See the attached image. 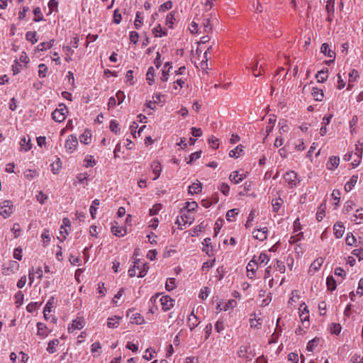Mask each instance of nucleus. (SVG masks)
Returning <instances> with one entry per match:
<instances>
[{"instance_id":"1","label":"nucleus","mask_w":363,"mask_h":363,"mask_svg":"<svg viewBox=\"0 0 363 363\" xmlns=\"http://www.w3.org/2000/svg\"><path fill=\"white\" fill-rule=\"evenodd\" d=\"M147 267L146 264L141 262L140 259H137L134 262L133 265L128 269V275L130 277H133L136 275V270H138V277H144L147 272Z\"/></svg>"},{"instance_id":"2","label":"nucleus","mask_w":363,"mask_h":363,"mask_svg":"<svg viewBox=\"0 0 363 363\" xmlns=\"http://www.w3.org/2000/svg\"><path fill=\"white\" fill-rule=\"evenodd\" d=\"M301 225L299 218H296L294 222V232L289 242L290 244H296L303 238V233L301 231Z\"/></svg>"},{"instance_id":"3","label":"nucleus","mask_w":363,"mask_h":363,"mask_svg":"<svg viewBox=\"0 0 363 363\" xmlns=\"http://www.w3.org/2000/svg\"><path fill=\"white\" fill-rule=\"evenodd\" d=\"M67 113H68L67 107L65 104H61L59 105L58 108H57L52 112V118L55 121H56L57 123H61L65 120Z\"/></svg>"},{"instance_id":"4","label":"nucleus","mask_w":363,"mask_h":363,"mask_svg":"<svg viewBox=\"0 0 363 363\" xmlns=\"http://www.w3.org/2000/svg\"><path fill=\"white\" fill-rule=\"evenodd\" d=\"M284 179L291 187H294L301 182L298 174L294 171L286 172L284 175Z\"/></svg>"},{"instance_id":"5","label":"nucleus","mask_w":363,"mask_h":363,"mask_svg":"<svg viewBox=\"0 0 363 363\" xmlns=\"http://www.w3.org/2000/svg\"><path fill=\"white\" fill-rule=\"evenodd\" d=\"M299 317L305 328L309 326V311L305 303H302L299 308Z\"/></svg>"},{"instance_id":"6","label":"nucleus","mask_w":363,"mask_h":363,"mask_svg":"<svg viewBox=\"0 0 363 363\" xmlns=\"http://www.w3.org/2000/svg\"><path fill=\"white\" fill-rule=\"evenodd\" d=\"M78 145V139L76 135H70L66 139L65 148L68 153H72Z\"/></svg>"},{"instance_id":"7","label":"nucleus","mask_w":363,"mask_h":363,"mask_svg":"<svg viewBox=\"0 0 363 363\" xmlns=\"http://www.w3.org/2000/svg\"><path fill=\"white\" fill-rule=\"evenodd\" d=\"M13 203L9 200L3 201L0 205V215L4 218L9 217L12 213Z\"/></svg>"},{"instance_id":"8","label":"nucleus","mask_w":363,"mask_h":363,"mask_svg":"<svg viewBox=\"0 0 363 363\" xmlns=\"http://www.w3.org/2000/svg\"><path fill=\"white\" fill-rule=\"evenodd\" d=\"M238 355L247 360H251L254 357L250 345H241L238 350Z\"/></svg>"},{"instance_id":"9","label":"nucleus","mask_w":363,"mask_h":363,"mask_svg":"<svg viewBox=\"0 0 363 363\" xmlns=\"http://www.w3.org/2000/svg\"><path fill=\"white\" fill-rule=\"evenodd\" d=\"M268 229L267 227L255 229L252 231V237L255 240L264 241L267 238Z\"/></svg>"},{"instance_id":"10","label":"nucleus","mask_w":363,"mask_h":363,"mask_svg":"<svg viewBox=\"0 0 363 363\" xmlns=\"http://www.w3.org/2000/svg\"><path fill=\"white\" fill-rule=\"evenodd\" d=\"M85 325L84 320L82 318H77L69 325L67 330L69 333H73L76 330H81Z\"/></svg>"},{"instance_id":"11","label":"nucleus","mask_w":363,"mask_h":363,"mask_svg":"<svg viewBox=\"0 0 363 363\" xmlns=\"http://www.w3.org/2000/svg\"><path fill=\"white\" fill-rule=\"evenodd\" d=\"M19 268V264L16 261H11L9 267H3L2 274L5 276H9L11 274L16 273Z\"/></svg>"},{"instance_id":"12","label":"nucleus","mask_w":363,"mask_h":363,"mask_svg":"<svg viewBox=\"0 0 363 363\" xmlns=\"http://www.w3.org/2000/svg\"><path fill=\"white\" fill-rule=\"evenodd\" d=\"M160 301L164 311L170 310L174 306V300L169 296H162Z\"/></svg>"},{"instance_id":"13","label":"nucleus","mask_w":363,"mask_h":363,"mask_svg":"<svg viewBox=\"0 0 363 363\" xmlns=\"http://www.w3.org/2000/svg\"><path fill=\"white\" fill-rule=\"evenodd\" d=\"M256 266L267 264L269 261V257L265 252H261L259 256L255 255L251 260Z\"/></svg>"},{"instance_id":"14","label":"nucleus","mask_w":363,"mask_h":363,"mask_svg":"<svg viewBox=\"0 0 363 363\" xmlns=\"http://www.w3.org/2000/svg\"><path fill=\"white\" fill-rule=\"evenodd\" d=\"M37 328H38L37 335L40 339L45 338L50 333V330H49L48 328L47 325L43 323H38Z\"/></svg>"},{"instance_id":"15","label":"nucleus","mask_w":363,"mask_h":363,"mask_svg":"<svg viewBox=\"0 0 363 363\" xmlns=\"http://www.w3.org/2000/svg\"><path fill=\"white\" fill-rule=\"evenodd\" d=\"M246 177L245 173L240 174L239 171H234L230 174L229 179L233 184H238Z\"/></svg>"},{"instance_id":"16","label":"nucleus","mask_w":363,"mask_h":363,"mask_svg":"<svg viewBox=\"0 0 363 363\" xmlns=\"http://www.w3.org/2000/svg\"><path fill=\"white\" fill-rule=\"evenodd\" d=\"M320 52L324 54V55L332 58L331 61H327L326 63L328 64L330 62H333L335 58V53L333 50H330L329 48V45L326 43H323L320 47Z\"/></svg>"},{"instance_id":"17","label":"nucleus","mask_w":363,"mask_h":363,"mask_svg":"<svg viewBox=\"0 0 363 363\" xmlns=\"http://www.w3.org/2000/svg\"><path fill=\"white\" fill-rule=\"evenodd\" d=\"M350 220L354 224L359 225L363 223V208H359L356 210L351 218Z\"/></svg>"},{"instance_id":"18","label":"nucleus","mask_w":363,"mask_h":363,"mask_svg":"<svg viewBox=\"0 0 363 363\" xmlns=\"http://www.w3.org/2000/svg\"><path fill=\"white\" fill-rule=\"evenodd\" d=\"M21 150L28 152L32 148L31 140L29 136H23L20 140Z\"/></svg>"},{"instance_id":"19","label":"nucleus","mask_w":363,"mask_h":363,"mask_svg":"<svg viewBox=\"0 0 363 363\" xmlns=\"http://www.w3.org/2000/svg\"><path fill=\"white\" fill-rule=\"evenodd\" d=\"M323 262H324V260H323V258H322V257H318L316 259H315L311 263V264L309 267L308 272L311 274L316 272L321 267L322 264H323Z\"/></svg>"},{"instance_id":"20","label":"nucleus","mask_w":363,"mask_h":363,"mask_svg":"<svg viewBox=\"0 0 363 363\" xmlns=\"http://www.w3.org/2000/svg\"><path fill=\"white\" fill-rule=\"evenodd\" d=\"M118 223L116 222L111 226V233L118 237H123L126 233V228L123 227H120L117 225Z\"/></svg>"},{"instance_id":"21","label":"nucleus","mask_w":363,"mask_h":363,"mask_svg":"<svg viewBox=\"0 0 363 363\" xmlns=\"http://www.w3.org/2000/svg\"><path fill=\"white\" fill-rule=\"evenodd\" d=\"M333 231L336 238H342L345 232V226L343 225L342 223H336L333 226Z\"/></svg>"},{"instance_id":"22","label":"nucleus","mask_w":363,"mask_h":363,"mask_svg":"<svg viewBox=\"0 0 363 363\" xmlns=\"http://www.w3.org/2000/svg\"><path fill=\"white\" fill-rule=\"evenodd\" d=\"M151 168L152 169L153 174H155L153 180H156L160 176L162 172V165L159 161L155 160L152 163Z\"/></svg>"},{"instance_id":"23","label":"nucleus","mask_w":363,"mask_h":363,"mask_svg":"<svg viewBox=\"0 0 363 363\" xmlns=\"http://www.w3.org/2000/svg\"><path fill=\"white\" fill-rule=\"evenodd\" d=\"M332 115H326L323 118V121L321 123L322 125L320 129V134L321 136H323L327 133L326 126L330 123V120L332 118Z\"/></svg>"},{"instance_id":"24","label":"nucleus","mask_w":363,"mask_h":363,"mask_svg":"<svg viewBox=\"0 0 363 363\" xmlns=\"http://www.w3.org/2000/svg\"><path fill=\"white\" fill-rule=\"evenodd\" d=\"M121 318L118 315H113L112 317H109L107 319V327L108 328H116L118 327L120 324V320Z\"/></svg>"},{"instance_id":"25","label":"nucleus","mask_w":363,"mask_h":363,"mask_svg":"<svg viewBox=\"0 0 363 363\" xmlns=\"http://www.w3.org/2000/svg\"><path fill=\"white\" fill-rule=\"evenodd\" d=\"M358 180V176L357 175H352L350 179L346 182L345 185V190L347 192H350L353 189L354 186L356 185Z\"/></svg>"},{"instance_id":"26","label":"nucleus","mask_w":363,"mask_h":363,"mask_svg":"<svg viewBox=\"0 0 363 363\" xmlns=\"http://www.w3.org/2000/svg\"><path fill=\"white\" fill-rule=\"evenodd\" d=\"M258 268V266H256L255 263H253L251 260L247 265V276L249 279H253L255 277L256 271Z\"/></svg>"},{"instance_id":"27","label":"nucleus","mask_w":363,"mask_h":363,"mask_svg":"<svg viewBox=\"0 0 363 363\" xmlns=\"http://www.w3.org/2000/svg\"><path fill=\"white\" fill-rule=\"evenodd\" d=\"M340 163L339 157L332 156L329 158V161L326 164V167L330 170H333L337 168Z\"/></svg>"},{"instance_id":"28","label":"nucleus","mask_w":363,"mask_h":363,"mask_svg":"<svg viewBox=\"0 0 363 363\" xmlns=\"http://www.w3.org/2000/svg\"><path fill=\"white\" fill-rule=\"evenodd\" d=\"M201 190L202 184L199 181H196V182H194L191 185L189 186V194L192 195L200 193Z\"/></svg>"},{"instance_id":"29","label":"nucleus","mask_w":363,"mask_h":363,"mask_svg":"<svg viewBox=\"0 0 363 363\" xmlns=\"http://www.w3.org/2000/svg\"><path fill=\"white\" fill-rule=\"evenodd\" d=\"M197 316L194 314V311L191 312V315L188 318L189 327L191 330H193L199 324Z\"/></svg>"},{"instance_id":"30","label":"nucleus","mask_w":363,"mask_h":363,"mask_svg":"<svg viewBox=\"0 0 363 363\" xmlns=\"http://www.w3.org/2000/svg\"><path fill=\"white\" fill-rule=\"evenodd\" d=\"M315 78L317 82L319 83H323L328 78V70L327 68H325L319 72H318L315 75Z\"/></svg>"},{"instance_id":"31","label":"nucleus","mask_w":363,"mask_h":363,"mask_svg":"<svg viewBox=\"0 0 363 363\" xmlns=\"http://www.w3.org/2000/svg\"><path fill=\"white\" fill-rule=\"evenodd\" d=\"M261 318H257L256 313L251 314V318L250 319V325L251 328L259 329L262 325Z\"/></svg>"},{"instance_id":"32","label":"nucleus","mask_w":363,"mask_h":363,"mask_svg":"<svg viewBox=\"0 0 363 363\" xmlns=\"http://www.w3.org/2000/svg\"><path fill=\"white\" fill-rule=\"evenodd\" d=\"M311 94L313 99L317 101H322L323 99L324 94L323 90L317 87H313L312 89Z\"/></svg>"},{"instance_id":"33","label":"nucleus","mask_w":363,"mask_h":363,"mask_svg":"<svg viewBox=\"0 0 363 363\" xmlns=\"http://www.w3.org/2000/svg\"><path fill=\"white\" fill-rule=\"evenodd\" d=\"M60 344V341L57 339H53L50 340L48 344L47 351L50 353L53 354L57 351V347Z\"/></svg>"},{"instance_id":"34","label":"nucleus","mask_w":363,"mask_h":363,"mask_svg":"<svg viewBox=\"0 0 363 363\" xmlns=\"http://www.w3.org/2000/svg\"><path fill=\"white\" fill-rule=\"evenodd\" d=\"M276 122V117L274 115H270L269 118L268 124L266 125L265 132L267 135H269V133L272 131L274 124Z\"/></svg>"},{"instance_id":"35","label":"nucleus","mask_w":363,"mask_h":363,"mask_svg":"<svg viewBox=\"0 0 363 363\" xmlns=\"http://www.w3.org/2000/svg\"><path fill=\"white\" fill-rule=\"evenodd\" d=\"M132 323L142 325L145 323L144 318L139 313H135L130 316Z\"/></svg>"},{"instance_id":"36","label":"nucleus","mask_w":363,"mask_h":363,"mask_svg":"<svg viewBox=\"0 0 363 363\" xmlns=\"http://www.w3.org/2000/svg\"><path fill=\"white\" fill-rule=\"evenodd\" d=\"M96 164V161L93 156L87 155L84 159V166L86 168L92 167Z\"/></svg>"},{"instance_id":"37","label":"nucleus","mask_w":363,"mask_h":363,"mask_svg":"<svg viewBox=\"0 0 363 363\" xmlns=\"http://www.w3.org/2000/svg\"><path fill=\"white\" fill-rule=\"evenodd\" d=\"M244 147L242 145H238L235 149L231 150L229 152V156L230 157L238 158L240 156L243 151Z\"/></svg>"},{"instance_id":"38","label":"nucleus","mask_w":363,"mask_h":363,"mask_svg":"<svg viewBox=\"0 0 363 363\" xmlns=\"http://www.w3.org/2000/svg\"><path fill=\"white\" fill-rule=\"evenodd\" d=\"M203 245V251L205 252L209 256L211 255L210 252L212 251L213 247L211 245V238H206L203 240L202 242Z\"/></svg>"},{"instance_id":"39","label":"nucleus","mask_w":363,"mask_h":363,"mask_svg":"<svg viewBox=\"0 0 363 363\" xmlns=\"http://www.w3.org/2000/svg\"><path fill=\"white\" fill-rule=\"evenodd\" d=\"M100 204L99 199H94L92 201V203L90 206L89 211L91 216V218L94 219L96 218V213L97 211V209L99 208V206Z\"/></svg>"},{"instance_id":"40","label":"nucleus","mask_w":363,"mask_h":363,"mask_svg":"<svg viewBox=\"0 0 363 363\" xmlns=\"http://www.w3.org/2000/svg\"><path fill=\"white\" fill-rule=\"evenodd\" d=\"M236 301L234 299H230L228 300L222 308L220 307V305L218 306V308H219L220 311H226L230 308H233L236 306Z\"/></svg>"},{"instance_id":"41","label":"nucleus","mask_w":363,"mask_h":363,"mask_svg":"<svg viewBox=\"0 0 363 363\" xmlns=\"http://www.w3.org/2000/svg\"><path fill=\"white\" fill-rule=\"evenodd\" d=\"M154 75H155V69L153 67H150L148 68L147 72L146 73V79L149 85H152L154 83Z\"/></svg>"},{"instance_id":"42","label":"nucleus","mask_w":363,"mask_h":363,"mask_svg":"<svg viewBox=\"0 0 363 363\" xmlns=\"http://www.w3.org/2000/svg\"><path fill=\"white\" fill-rule=\"evenodd\" d=\"M62 168V162L60 158H57L56 161L51 164V171L53 174H56L60 172Z\"/></svg>"},{"instance_id":"43","label":"nucleus","mask_w":363,"mask_h":363,"mask_svg":"<svg viewBox=\"0 0 363 363\" xmlns=\"http://www.w3.org/2000/svg\"><path fill=\"white\" fill-rule=\"evenodd\" d=\"M26 38L33 45L38 42L37 33L35 31H28L26 34Z\"/></svg>"},{"instance_id":"44","label":"nucleus","mask_w":363,"mask_h":363,"mask_svg":"<svg viewBox=\"0 0 363 363\" xmlns=\"http://www.w3.org/2000/svg\"><path fill=\"white\" fill-rule=\"evenodd\" d=\"M283 203V200L281 198L273 199L272 201V211L277 213Z\"/></svg>"},{"instance_id":"45","label":"nucleus","mask_w":363,"mask_h":363,"mask_svg":"<svg viewBox=\"0 0 363 363\" xmlns=\"http://www.w3.org/2000/svg\"><path fill=\"white\" fill-rule=\"evenodd\" d=\"M54 44V40H50V42H43L40 43L38 45V50L40 51H45L50 48H51L53 46Z\"/></svg>"},{"instance_id":"46","label":"nucleus","mask_w":363,"mask_h":363,"mask_svg":"<svg viewBox=\"0 0 363 363\" xmlns=\"http://www.w3.org/2000/svg\"><path fill=\"white\" fill-rule=\"evenodd\" d=\"M334 4H335V0H328L327 1L325 9L329 15L328 21H332V19L330 18V15L333 14V13H334Z\"/></svg>"},{"instance_id":"47","label":"nucleus","mask_w":363,"mask_h":363,"mask_svg":"<svg viewBox=\"0 0 363 363\" xmlns=\"http://www.w3.org/2000/svg\"><path fill=\"white\" fill-rule=\"evenodd\" d=\"M86 174L80 173L78 174L76 177V181L74 182V184L77 186V184H85V182L87 181Z\"/></svg>"},{"instance_id":"48","label":"nucleus","mask_w":363,"mask_h":363,"mask_svg":"<svg viewBox=\"0 0 363 363\" xmlns=\"http://www.w3.org/2000/svg\"><path fill=\"white\" fill-rule=\"evenodd\" d=\"M257 67H258L257 62H252L248 67H247V69H250L252 70V72L255 77H258L261 76L260 71L257 72Z\"/></svg>"},{"instance_id":"49","label":"nucleus","mask_w":363,"mask_h":363,"mask_svg":"<svg viewBox=\"0 0 363 363\" xmlns=\"http://www.w3.org/2000/svg\"><path fill=\"white\" fill-rule=\"evenodd\" d=\"M143 18L142 13L139 11L136 13L134 26L136 29H139L143 26Z\"/></svg>"},{"instance_id":"50","label":"nucleus","mask_w":363,"mask_h":363,"mask_svg":"<svg viewBox=\"0 0 363 363\" xmlns=\"http://www.w3.org/2000/svg\"><path fill=\"white\" fill-rule=\"evenodd\" d=\"M155 37H162L167 35V31L162 30V26L159 24L152 30Z\"/></svg>"},{"instance_id":"51","label":"nucleus","mask_w":363,"mask_h":363,"mask_svg":"<svg viewBox=\"0 0 363 363\" xmlns=\"http://www.w3.org/2000/svg\"><path fill=\"white\" fill-rule=\"evenodd\" d=\"M34 18L33 21L35 22H40L43 20V15L41 12L40 7H36L33 9Z\"/></svg>"},{"instance_id":"52","label":"nucleus","mask_w":363,"mask_h":363,"mask_svg":"<svg viewBox=\"0 0 363 363\" xmlns=\"http://www.w3.org/2000/svg\"><path fill=\"white\" fill-rule=\"evenodd\" d=\"M176 287V279L174 278H168L165 284V288L167 291H170Z\"/></svg>"},{"instance_id":"53","label":"nucleus","mask_w":363,"mask_h":363,"mask_svg":"<svg viewBox=\"0 0 363 363\" xmlns=\"http://www.w3.org/2000/svg\"><path fill=\"white\" fill-rule=\"evenodd\" d=\"M326 284L328 289L330 291H334L336 289V281L333 277H328L326 279Z\"/></svg>"},{"instance_id":"54","label":"nucleus","mask_w":363,"mask_h":363,"mask_svg":"<svg viewBox=\"0 0 363 363\" xmlns=\"http://www.w3.org/2000/svg\"><path fill=\"white\" fill-rule=\"evenodd\" d=\"M238 214V210L237 208H233L228 211L226 213V219L227 220L231 222L234 220L235 216Z\"/></svg>"},{"instance_id":"55","label":"nucleus","mask_w":363,"mask_h":363,"mask_svg":"<svg viewBox=\"0 0 363 363\" xmlns=\"http://www.w3.org/2000/svg\"><path fill=\"white\" fill-rule=\"evenodd\" d=\"M48 67L45 64L38 65V76L40 78H45L47 75Z\"/></svg>"},{"instance_id":"56","label":"nucleus","mask_w":363,"mask_h":363,"mask_svg":"<svg viewBox=\"0 0 363 363\" xmlns=\"http://www.w3.org/2000/svg\"><path fill=\"white\" fill-rule=\"evenodd\" d=\"M58 1L57 0H50L48 6L49 9V13H52L54 11H57L58 7Z\"/></svg>"},{"instance_id":"57","label":"nucleus","mask_w":363,"mask_h":363,"mask_svg":"<svg viewBox=\"0 0 363 363\" xmlns=\"http://www.w3.org/2000/svg\"><path fill=\"white\" fill-rule=\"evenodd\" d=\"M54 303H55V298L54 297H51L48 301V302L46 303V304L45 306V308H44V310H43V313H50L52 311V308L53 307Z\"/></svg>"},{"instance_id":"58","label":"nucleus","mask_w":363,"mask_h":363,"mask_svg":"<svg viewBox=\"0 0 363 363\" xmlns=\"http://www.w3.org/2000/svg\"><path fill=\"white\" fill-rule=\"evenodd\" d=\"M11 70L14 75L21 72V71L22 70V65L18 62V60H14V63L13 64V65L11 67Z\"/></svg>"},{"instance_id":"59","label":"nucleus","mask_w":363,"mask_h":363,"mask_svg":"<svg viewBox=\"0 0 363 363\" xmlns=\"http://www.w3.org/2000/svg\"><path fill=\"white\" fill-rule=\"evenodd\" d=\"M218 141H219V140L216 137H215L213 135L211 136L208 139V143H209L210 147L214 150L218 148V147H219Z\"/></svg>"},{"instance_id":"60","label":"nucleus","mask_w":363,"mask_h":363,"mask_svg":"<svg viewBox=\"0 0 363 363\" xmlns=\"http://www.w3.org/2000/svg\"><path fill=\"white\" fill-rule=\"evenodd\" d=\"M255 218V211H251L247 217V220L245 223L246 228H250L252 226V223H253Z\"/></svg>"},{"instance_id":"61","label":"nucleus","mask_w":363,"mask_h":363,"mask_svg":"<svg viewBox=\"0 0 363 363\" xmlns=\"http://www.w3.org/2000/svg\"><path fill=\"white\" fill-rule=\"evenodd\" d=\"M110 130L116 134L120 133V128L118 123L115 120H111L110 122Z\"/></svg>"},{"instance_id":"62","label":"nucleus","mask_w":363,"mask_h":363,"mask_svg":"<svg viewBox=\"0 0 363 363\" xmlns=\"http://www.w3.org/2000/svg\"><path fill=\"white\" fill-rule=\"evenodd\" d=\"M23 294L19 291L15 295V303L16 306L18 307L23 304Z\"/></svg>"},{"instance_id":"63","label":"nucleus","mask_w":363,"mask_h":363,"mask_svg":"<svg viewBox=\"0 0 363 363\" xmlns=\"http://www.w3.org/2000/svg\"><path fill=\"white\" fill-rule=\"evenodd\" d=\"M37 176V172L33 169H27L24 172V177L26 179L28 180H31L34 179Z\"/></svg>"},{"instance_id":"64","label":"nucleus","mask_w":363,"mask_h":363,"mask_svg":"<svg viewBox=\"0 0 363 363\" xmlns=\"http://www.w3.org/2000/svg\"><path fill=\"white\" fill-rule=\"evenodd\" d=\"M36 200L41 204H43L45 201L48 199V196L44 194L42 191L38 192L36 195Z\"/></svg>"}]
</instances>
